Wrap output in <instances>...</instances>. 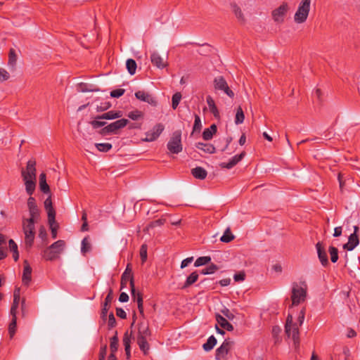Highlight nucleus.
I'll use <instances>...</instances> for the list:
<instances>
[{
    "mask_svg": "<svg viewBox=\"0 0 360 360\" xmlns=\"http://www.w3.org/2000/svg\"><path fill=\"white\" fill-rule=\"evenodd\" d=\"M198 278V274L197 272H193L190 274L189 276L187 277L186 281L184 285V288H187L190 286L191 285L193 284L195 282L197 281Z\"/></svg>",
    "mask_w": 360,
    "mask_h": 360,
    "instance_id": "nucleus-41",
    "label": "nucleus"
},
{
    "mask_svg": "<svg viewBox=\"0 0 360 360\" xmlns=\"http://www.w3.org/2000/svg\"><path fill=\"white\" fill-rule=\"evenodd\" d=\"M191 174L195 179L200 180L205 179L207 175V171L201 167H196L192 169Z\"/></svg>",
    "mask_w": 360,
    "mask_h": 360,
    "instance_id": "nucleus-27",
    "label": "nucleus"
},
{
    "mask_svg": "<svg viewBox=\"0 0 360 360\" xmlns=\"http://www.w3.org/2000/svg\"><path fill=\"white\" fill-rule=\"evenodd\" d=\"M245 274L244 271H240L233 276V279L236 282H240L245 280Z\"/></svg>",
    "mask_w": 360,
    "mask_h": 360,
    "instance_id": "nucleus-58",
    "label": "nucleus"
},
{
    "mask_svg": "<svg viewBox=\"0 0 360 360\" xmlns=\"http://www.w3.org/2000/svg\"><path fill=\"white\" fill-rule=\"evenodd\" d=\"M311 0H301L294 15L295 22L300 24L304 22L309 13Z\"/></svg>",
    "mask_w": 360,
    "mask_h": 360,
    "instance_id": "nucleus-4",
    "label": "nucleus"
},
{
    "mask_svg": "<svg viewBox=\"0 0 360 360\" xmlns=\"http://www.w3.org/2000/svg\"><path fill=\"white\" fill-rule=\"evenodd\" d=\"M206 102L207 103V105L209 107V110L210 112L214 115L215 118L219 119L220 118V114L219 111L215 105V102L213 99V98L211 96H207L206 98Z\"/></svg>",
    "mask_w": 360,
    "mask_h": 360,
    "instance_id": "nucleus-24",
    "label": "nucleus"
},
{
    "mask_svg": "<svg viewBox=\"0 0 360 360\" xmlns=\"http://www.w3.org/2000/svg\"><path fill=\"white\" fill-rule=\"evenodd\" d=\"M9 248L12 252H18V245L13 239L8 241Z\"/></svg>",
    "mask_w": 360,
    "mask_h": 360,
    "instance_id": "nucleus-62",
    "label": "nucleus"
},
{
    "mask_svg": "<svg viewBox=\"0 0 360 360\" xmlns=\"http://www.w3.org/2000/svg\"><path fill=\"white\" fill-rule=\"evenodd\" d=\"M167 148L169 153L173 154H178L182 151L181 131L180 130H176L172 133L167 144Z\"/></svg>",
    "mask_w": 360,
    "mask_h": 360,
    "instance_id": "nucleus-5",
    "label": "nucleus"
},
{
    "mask_svg": "<svg viewBox=\"0 0 360 360\" xmlns=\"http://www.w3.org/2000/svg\"><path fill=\"white\" fill-rule=\"evenodd\" d=\"M213 84L216 91H223L231 98L234 97V92L229 88L228 83L224 77L218 76L215 77L213 81Z\"/></svg>",
    "mask_w": 360,
    "mask_h": 360,
    "instance_id": "nucleus-6",
    "label": "nucleus"
},
{
    "mask_svg": "<svg viewBox=\"0 0 360 360\" xmlns=\"http://www.w3.org/2000/svg\"><path fill=\"white\" fill-rule=\"evenodd\" d=\"M233 345V342L230 339H226L221 345L216 350V359L221 360L224 359Z\"/></svg>",
    "mask_w": 360,
    "mask_h": 360,
    "instance_id": "nucleus-11",
    "label": "nucleus"
},
{
    "mask_svg": "<svg viewBox=\"0 0 360 360\" xmlns=\"http://www.w3.org/2000/svg\"><path fill=\"white\" fill-rule=\"evenodd\" d=\"M122 116V112L121 111H108L103 114L101 116L98 117L99 119H105V120H113L116 118H120Z\"/></svg>",
    "mask_w": 360,
    "mask_h": 360,
    "instance_id": "nucleus-32",
    "label": "nucleus"
},
{
    "mask_svg": "<svg viewBox=\"0 0 360 360\" xmlns=\"http://www.w3.org/2000/svg\"><path fill=\"white\" fill-rule=\"evenodd\" d=\"M137 344L139 346L140 349L144 353V354H147L150 348L149 345L147 342V338H137Z\"/></svg>",
    "mask_w": 360,
    "mask_h": 360,
    "instance_id": "nucleus-35",
    "label": "nucleus"
},
{
    "mask_svg": "<svg viewBox=\"0 0 360 360\" xmlns=\"http://www.w3.org/2000/svg\"><path fill=\"white\" fill-rule=\"evenodd\" d=\"M66 243L63 240H58L46 248L41 253L42 257L46 261H53L60 257L64 251Z\"/></svg>",
    "mask_w": 360,
    "mask_h": 360,
    "instance_id": "nucleus-2",
    "label": "nucleus"
},
{
    "mask_svg": "<svg viewBox=\"0 0 360 360\" xmlns=\"http://www.w3.org/2000/svg\"><path fill=\"white\" fill-rule=\"evenodd\" d=\"M17 63V55L13 49H11L8 54V65L10 67L11 70H15V65Z\"/></svg>",
    "mask_w": 360,
    "mask_h": 360,
    "instance_id": "nucleus-30",
    "label": "nucleus"
},
{
    "mask_svg": "<svg viewBox=\"0 0 360 360\" xmlns=\"http://www.w3.org/2000/svg\"><path fill=\"white\" fill-rule=\"evenodd\" d=\"M147 251H148V245L146 244H143L140 248V257H141L142 263L146 262L147 260V258H148Z\"/></svg>",
    "mask_w": 360,
    "mask_h": 360,
    "instance_id": "nucleus-48",
    "label": "nucleus"
},
{
    "mask_svg": "<svg viewBox=\"0 0 360 360\" xmlns=\"http://www.w3.org/2000/svg\"><path fill=\"white\" fill-rule=\"evenodd\" d=\"M39 188L40 190L44 193H50L49 186L46 183V174L44 173H41L39 175Z\"/></svg>",
    "mask_w": 360,
    "mask_h": 360,
    "instance_id": "nucleus-31",
    "label": "nucleus"
},
{
    "mask_svg": "<svg viewBox=\"0 0 360 360\" xmlns=\"http://www.w3.org/2000/svg\"><path fill=\"white\" fill-rule=\"evenodd\" d=\"M36 162L34 160H28L25 169H22L23 180L36 179Z\"/></svg>",
    "mask_w": 360,
    "mask_h": 360,
    "instance_id": "nucleus-10",
    "label": "nucleus"
},
{
    "mask_svg": "<svg viewBox=\"0 0 360 360\" xmlns=\"http://www.w3.org/2000/svg\"><path fill=\"white\" fill-rule=\"evenodd\" d=\"M126 66H127V69L129 73L131 75H133L135 74L137 65H136V63L134 60L131 59V58L128 59L126 62Z\"/></svg>",
    "mask_w": 360,
    "mask_h": 360,
    "instance_id": "nucleus-38",
    "label": "nucleus"
},
{
    "mask_svg": "<svg viewBox=\"0 0 360 360\" xmlns=\"http://www.w3.org/2000/svg\"><path fill=\"white\" fill-rule=\"evenodd\" d=\"M165 220L162 219L153 221L146 226V228L144 229V231L148 232L150 229H153L155 226H162L165 224Z\"/></svg>",
    "mask_w": 360,
    "mask_h": 360,
    "instance_id": "nucleus-42",
    "label": "nucleus"
},
{
    "mask_svg": "<svg viewBox=\"0 0 360 360\" xmlns=\"http://www.w3.org/2000/svg\"><path fill=\"white\" fill-rule=\"evenodd\" d=\"M129 281L130 287H131V296L134 297L136 296V290H135V286H134V281L133 276H127L126 275H122L121 278V290L126 288L127 283Z\"/></svg>",
    "mask_w": 360,
    "mask_h": 360,
    "instance_id": "nucleus-21",
    "label": "nucleus"
},
{
    "mask_svg": "<svg viewBox=\"0 0 360 360\" xmlns=\"http://www.w3.org/2000/svg\"><path fill=\"white\" fill-rule=\"evenodd\" d=\"M316 248L318 254V257L321 264L324 266H327L328 264V255L323 243L318 242L316 244Z\"/></svg>",
    "mask_w": 360,
    "mask_h": 360,
    "instance_id": "nucleus-16",
    "label": "nucleus"
},
{
    "mask_svg": "<svg viewBox=\"0 0 360 360\" xmlns=\"http://www.w3.org/2000/svg\"><path fill=\"white\" fill-rule=\"evenodd\" d=\"M44 208L47 212L48 214V221L49 225L56 223L55 217H56V212L52 205V201L51 196L47 198L44 201Z\"/></svg>",
    "mask_w": 360,
    "mask_h": 360,
    "instance_id": "nucleus-14",
    "label": "nucleus"
},
{
    "mask_svg": "<svg viewBox=\"0 0 360 360\" xmlns=\"http://www.w3.org/2000/svg\"><path fill=\"white\" fill-rule=\"evenodd\" d=\"M201 128H202V123H201L200 117L198 115L195 114L193 131H200L201 129Z\"/></svg>",
    "mask_w": 360,
    "mask_h": 360,
    "instance_id": "nucleus-53",
    "label": "nucleus"
},
{
    "mask_svg": "<svg viewBox=\"0 0 360 360\" xmlns=\"http://www.w3.org/2000/svg\"><path fill=\"white\" fill-rule=\"evenodd\" d=\"M92 127L95 129L101 127L105 124V122L94 120L91 122Z\"/></svg>",
    "mask_w": 360,
    "mask_h": 360,
    "instance_id": "nucleus-63",
    "label": "nucleus"
},
{
    "mask_svg": "<svg viewBox=\"0 0 360 360\" xmlns=\"http://www.w3.org/2000/svg\"><path fill=\"white\" fill-rule=\"evenodd\" d=\"M221 314L226 317L229 320H233L235 318V315L233 312H231L228 308H224L221 310Z\"/></svg>",
    "mask_w": 360,
    "mask_h": 360,
    "instance_id": "nucleus-54",
    "label": "nucleus"
},
{
    "mask_svg": "<svg viewBox=\"0 0 360 360\" xmlns=\"http://www.w3.org/2000/svg\"><path fill=\"white\" fill-rule=\"evenodd\" d=\"M128 120L120 119L106 126L103 130L108 133H115L117 130L122 129L128 124Z\"/></svg>",
    "mask_w": 360,
    "mask_h": 360,
    "instance_id": "nucleus-13",
    "label": "nucleus"
},
{
    "mask_svg": "<svg viewBox=\"0 0 360 360\" xmlns=\"http://www.w3.org/2000/svg\"><path fill=\"white\" fill-rule=\"evenodd\" d=\"M216 344H217L216 338L213 335H211L207 339V342L205 344H203L202 347L205 351L208 352V351H210L211 349H212L214 348V347L216 345Z\"/></svg>",
    "mask_w": 360,
    "mask_h": 360,
    "instance_id": "nucleus-36",
    "label": "nucleus"
},
{
    "mask_svg": "<svg viewBox=\"0 0 360 360\" xmlns=\"http://www.w3.org/2000/svg\"><path fill=\"white\" fill-rule=\"evenodd\" d=\"M36 223L32 219H25V217L22 219V230L24 233V242L26 248H30L33 245L36 233Z\"/></svg>",
    "mask_w": 360,
    "mask_h": 360,
    "instance_id": "nucleus-1",
    "label": "nucleus"
},
{
    "mask_svg": "<svg viewBox=\"0 0 360 360\" xmlns=\"http://www.w3.org/2000/svg\"><path fill=\"white\" fill-rule=\"evenodd\" d=\"M217 269V266L214 264H212L207 266L206 268L202 269L201 274L203 275L212 274H214Z\"/></svg>",
    "mask_w": 360,
    "mask_h": 360,
    "instance_id": "nucleus-49",
    "label": "nucleus"
},
{
    "mask_svg": "<svg viewBox=\"0 0 360 360\" xmlns=\"http://www.w3.org/2000/svg\"><path fill=\"white\" fill-rule=\"evenodd\" d=\"M307 294V285L305 282L294 283L292 287V306H297L306 300Z\"/></svg>",
    "mask_w": 360,
    "mask_h": 360,
    "instance_id": "nucleus-3",
    "label": "nucleus"
},
{
    "mask_svg": "<svg viewBox=\"0 0 360 360\" xmlns=\"http://www.w3.org/2000/svg\"><path fill=\"white\" fill-rule=\"evenodd\" d=\"M329 253L330 255V260L333 263H335L338 259V250L335 247H329Z\"/></svg>",
    "mask_w": 360,
    "mask_h": 360,
    "instance_id": "nucleus-47",
    "label": "nucleus"
},
{
    "mask_svg": "<svg viewBox=\"0 0 360 360\" xmlns=\"http://www.w3.org/2000/svg\"><path fill=\"white\" fill-rule=\"evenodd\" d=\"M25 190L28 195H32L36 187V179L23 180Z\"/></svg>",
    "mask_w": 360,
    "mask_h": 360,
    "instance_id": "nucleus-34",
    "label": "nucleus"
},
{
    "mask_svg": "<svg viewBox=\"0 0 360 360\" xmlns=\"http://www.w3.org/2000/svg\"><path fill=\"white\" fill-rule=\"evenodd\" d=\"M32 280V268L27 260L24 261V269L22 276V282L28 285Z\"/></svg>",
    "mask_w": 360,
    "mask_h": 360,
    "instance_id": "nucleus-20",
    "label": "nucleus"
},
{
    "mask_svg": "<svg viewBox=\"0 0 360 360\" xmlns=\"http://www.w3.org/2000/svg\"><path fill=\"white\" fill-rule=\"evenodd\" d=\"M292 316L288 314L285 324V333L288 337H292L295 342L299 340V328L297 323H292Z\"/></svg>",
    "mask_w": 360,
    "mask_h": 360,
    "instance_id": "nucleus-8",
    "label": "nucleus"
},
{
    "mask_svg": "<svg viewBox=\"0 0 360 360\" xmlns=\"http://www.w3.org/2000/svg\"><path fill=\"white\" fill-rule=\"evenodd\" d=\"M20 300V288H16L13 292V302L10 310V314L12 317H17V310Z\"/></svg>",
    "mask_w": 360,
    "mask_h": 360,
    "instance_id": "nucleus-19",
    "label": "nucleus"
},
{
    "mask_svg": "<svg viewBox=\"0 0 360 360\" xmlns=\"http://www.w3.org/2000/svg\"><path fill=\"white\" fill-rule=\"evenodd\" d=\"M245 156V152L243 151L238 155H236L232 157L228 162H221L219 164L221 168L224 169H231L235 165H236L239 162H240L243 158Z\"/></svg>",
    "mask_w": 360,
    "mask_h": 360,
    "instance_id": "nucleus-15",
    "label": "nucleus"
},
{
    "mask_svg": "<svg viewBox=\"0 0 360 360\" xmlns=\"http://www.w3.org/2000/svg\"><path fill=\"white\" fill-rule=\"evenodd\" d=\"M164 129L165 126L162 124L158 123L155 124L152 129L146 133V138L143 139V141L146 142H152L155 141L160 136Z\"/></svg>",
    "mask_w": 360,
    "mask_h": 360,
    "instance_id": "nucleus-9",
    "label": "nucleus"
},
{
    "mask_svg": "<svg viewBox=\"0 0 360 360\" xmlns=\"http://www.w3.org/2000/svg\"><path fill=\"white\" fill-rule=\"evenodd\" d=\"M245 120V115L243 110L240 106H239L236 110V117H235V123L236 124H242Z\"/></svg>",
    "mask_w": 360,
    "mask_h": 360,
    "instance_id": "nucleus-39",
    "label": "nucleus"
},
{
    "mask_svg": "<svg viewBox=\"0 0 360 360\" xmlns=\"http://www.w3.org/2000/svg\"><path fill=\"white\" fill-rule=\"evenodd\" d=\"M196 148L209 154H213L216 151L215 147L210 143H198Z\"/></svg>",
    "mask_w": 360,
    "mask_h": 360,
    "instance_id": "nucleus-28",
    "label": "nucleus"
},
{
    "mask_svg": "<svg viewBox=\"0 0 360 360\" xmlns=\"http://www.w3.org/2000/svg\"><path fill=\"white\" fill-rule=\"evenodd\" d=\"M150 335V331L149 329L148 323L147 322H141L139 324L138 329V337L148 338Z\"/></svg>",
    "mask_w": 360,
    "mask_h": 360,
    "instance_id": "nucleus-23",
    "label": "nucleus"
},
{
    "mask_svg": "<svg viewBox=\"0 0 360 360\" xmlns=\"http://www.w3.org/2000/svg\"><path fill=\"white\" fill-rule=\"evenodd\" d=\"M91 250V244L87 237H85L82 241L81 252L82 254H86Z\"/></svg>",
    "mask_w": 360,
    "mask_h": 360,
    "instance_id": "nucleus-45",
    "label": "nucleus"
},
{
    "mask_svg": "<svg viewBox=\"0 0 360 360\" xmlns=\"http://www.w3.org/2000/svg\"><path fill=\"white\" fill-rule=\"evenodd\" d=\"M125 92L124 89H117L110 92V96L113 98H119L122 96Z\"/></svg>",
    "mask_w": 360,
    "mask_h": 360,
    "instance_id": "nucleus-56",
    "label": "nucleus"
},
{
    "mask_svg": "<svg viewBox=\"0 0 360 360\" xmlns=\"http://www.w3.org/2000/svg\"><path fill=\"white\" fill-rule=\"evenodd\" d=\"M181 99V94L180 92H176L172 96V106L173 109H176L177 108Z\"/></svg>",
    "mask_w": 360,
    "mask_h": 360,
    "instance_id": "nucleus-52",
    "label": "nucleus"
},
{
    "mask_svg": "<svg viewBox=\"0 0 360 360\" xmlns=\"http://www.w3.org/2000/svg\"><path fill=\"white\" fill-rule=\"evenodd\" d=\"M131 337L128 334L127 332H126L123 337V344L124 346V349L126 352L127 359H129L131 356Z\"/></svg>",
    "mask_w": 360,
    "mask_h": 360,
    "instance_id": "nucleus-29",
    "label": "nucleus"
},
{
    "mask_svg": "<svg viewBox=\"0 0 360 360\" xmlns=\"http://www.w3.org/2000/svg\"><path fill=\"white\" fill-rule=\"evenodd\" d=\"M211 258L209 256L200 257L195 260L194 265L195 266H200L208 264Z\"/></svg>",
    "mask_w": 360,
    "mask_h": 360,
    "instance_id": "nucleus-46",
    "label": "nucleus"
},
{
    "mask_svg": "<svg viewBox=\"0 0 360 360\" xmlns=\"http://www.w3.org/2000/svg\"><path fill=\"white\" fill-rule=\"evenodd\" d=\"M96 147L101 152H108L112 148V144L109 143H96Z\"/></svg>",
    "mask_w": 360,
    "mask_h": 360,
    "instance_id": "nucleus-50",
    "label": "nucleus"
},
{
    "mask_svg": "<svg viewBox=\"0 0 360 360\" xmlns=\"http://www.w3.org/2000/svg\"><path fill=\"white\" fill-rule=\"evenodd\" d=\"M110 351L112 353H115L118 348V338L117 335L110 338Z\"/></svg>",
    "mask_w": 360,
    "mask_h": 360,
    "instance_id": "nucleus-51",
    "label": "nucleus"
},
{
    "mask_svg": "<svg viewBox=\"0 0 360 360\" xmlns=\"http://www.w3.org/2000/svg\"><path fill=\"white\" fill-rule=\"evenodd\" d=\"M359 240L358 235L356 233H352L348 238V242L343 245V248L352 251L359 244Z\"/></svg>",
    "mask_w": 360,
    "mask_h": 360,
    "instance_id": "nucleus-22",
    "label": "nucleus"
},
{
    "mask_svg": "<svg viewBox=\"0 0 360 360\" xmlns=\"http://www.w3.org/2000/svg\"><path fill=\"white\" fill-rule=\"evenodd\" d=\"M134 300L136 301L138 304V309L141 315H143V302L142 294L139 292H136V296L132 297Z\"/></svg>",
    "mask_w": 360,
    "mask_h": 360,
    "instance_id": "nucleus-37",
    "label": "nucleus"
},
{
    "mask_svg": "<svg viewBox=\"0 0 360 360\" xmlns=\"http://www.w3.org/2000/svg\"><path fill=\"white\" fill-rule=\"evenodd\" d=\"M106 353H107V346L104 345L101 347L100 353H99V360H105Z\"/></svg>",
    "mask_w": 360,
    "mask_h": 360,
    "instance_id": "nucleus-59",
    "label": "nucleus"
},
{
    "mask_svg": "<svg viewBox=\"0 0 360 360\" xmlns=\"http://www.w3.org/2000/svg\"><path fill=\"white\" fill-rule=\"evenodd\" d=\"M232 11L235 14L237 19L242 23H244L245 21L244 15L240 9V8L236 5V4H231Z\"/></svg>",
    "mask_w": 360,
    "mask_h": 360,
    "instance_id": "nucleus-33",
    "label": "nucleus"
},
{
    "mask_svg": "<svg viewBox=\"0 0 360 360\" xmlns=\"http://www.w3.org/2000/svg\"><path fill=\"white\" fill-rule=\"evenodd\" d=\"M135 96L137 99L146 102L152 105H157V101L155 97L151 94L143 91H138L135 93Z\"/></svg>",
    "mask_w": 360,
    "mask_h": 360,
    "instance_id": "nucleus-18",
    "label": "nucleus"
},
{
    "mask_svg": "<svg viewBox=\"0 0 360 360\" xmlns=\"http://www.w3.org/2000/svg\"><path fill=\"white\" fill-rule=\"evenodd\" d=\"M217 130V126L212 124L209 128L205 129L202 132V138L205 141H209L212 139L213 135L216 134Z\"/></svg>",
    "mask_w": 360,
    "mask_h": 360,
    "instance_id": "nucleus-26",
    "label": "nucleus"
},
{
    "mask_svg": "<svg viewBox=\"0 0 360 360\" xmlns=\"http://www.w3.org/2000/svg\"><path fill=\"white\" fill-rule=\"evenodd\" d=\"M108 323V326L110 328H113L115 326L116 321H115V318L114 316L113 313H110L109 314Z\"/></svg>",
    "mask_w": 360,
    "mask_h": 360,
    "instance_id": "nucleus-60",
    "label": "nucleus"
},
{
    "mask_svg": "<svg viewBox=\"0 0 360 360\" xmlns=\"http://www.w3.org/2000/svg\"><path fill=\"white\" fill-rule=\"evenodd\" d=\"M127 116L132 120H138L143 117V113L140 110H136L129 112Z\"/></svg>",
    "mask_w": 360,
    "mask_h": 360,
    "instance_id": "nucleus-44",
    "label": "nucleus"
},
{
    "mask_svg": "<svg viewBox=\"0 0 360 360\" xmlns=\"http://www.w3.org/2000/svg\"><path fill=\"white\" fill-rule=\"evenodd\" d=\"M193 257H188V258L184 259L181 262V268L184 269V268L186 267L193 261Z\"/></svg>",
    "mask_w": 360,
    "mask_h": 360,
    "instance_id": "nucleus-64",
    "label": "nucleus"
},
{
    "mask_svg": "<svg viewBox=\"0 0 360 360\" xmlns=\"http://www.w3.org/2000/svg\"><path fill=\"white\" fill-rule=\"evenodd\" d=\"M27 208L29 217H25V219H32L33 221L38 222L41 219L40 210L36 203L35 199L32 196L27 200Z\"/></svg>",
    "mask_w": 360,
    "mask_h": 360,
    "instance_id": "nucleus-7",
    "label": "nucleus"
},
{
    "mask_svg": "<svg viewBox=\"0 0 360 360\" xmlns=\"http://www.w3.org/2000/svg\"><path fill=\"white\" fill-rule=\"evenodd\" d=\"M116 314L118 317H120L121 319L127 318V314H126L125 311L122 308H117Z\"/></svg>",
    "mask_w": 360,
    "mask_h": 360,
    "instance_id": "nucleus-61",
    "label": "nucleus"
},
{
    "mask_svg": "<svg viewBox=\"0 0 360 360\" xmlns=\"http://www.w3.org/2000/svg\"><path fill=\"white\" fill-rule=\"evenodd\" d=\"M234 239V236L231 232L230 228H227L224 231L223 236L221 237L220 240L223 243H229Z\"/></svg>",
    "mask_w": 360,
    "mask_h": 360,
    "instance_id": "nucleus-40",
    "label": "nucleus"
},
{
    "mask_svg": "<svg viewBox=\"0 0 360 360\" xmlns=\"http://www.w3.org/2000/svg\"><path fill=\"white\" fill-rule=\"evenodd\" d=\"M150 61L155 66L160 69H162L167 66V59H164L156 51H154L151 53Z\"/></svg>",
    "mask_w": 360,
    "mask_h": 360,
    "instance_id": "nucleus-17",
    "label": "nucleus"
},
{
    "mask_svg": "<svg viewBox=\"0 0 360 360\" xmlns=\"http://www.w3.org/2000/svg\"><path fill=\"white\" fill-rule=\"evenodd\" d=\"M289 10L288 4L283 2L280 6L272 11V17L275 22H282L284 20L285 15Z\"/></svg>",
    "mask_w": 360,
    "mask_h": 360,
    "instance_id": "nucleus-12",
    "label": "nucleus"
},
{
    "mask_svg": "<svg viewBox=\"0 0 360 360\" xmlns=\"http://www.w3.org/2000/svg\"><path fill=\"white\" fill-rule=\"evenodd\" d=\"M10 78L8 72L4 68H0V82H5Z\"/></svg>",
    "mask_w": 360,
    "mask_h": 360,
    "instance_id": "nucleus-55",
    "label": "nucleus"
},
{
    "mask_svg": "<svg viewBox=\"0 0 360 360\" xmlns=\"http://www.w3.org/2000/svg\"><path fill=\"white\" fill-rule=\"evenodd\" d=\"M111 107V104L110 102H105L101 103L100 105H97V111H105L108 109H109Z\"/></svg>",
    "mask_w": 360,
    "mask_h": 360,
    "instance_id": "nucleus-57",
    "label": "nucleus"
},
{
    "mask_svg": "<svg viewBox=\"0 0 360 360\" xmlns=\"http://www.w3.org/2000/svg\"><path fill=\"white\" fill-rule=\"evenodd\" d=\"M16 325H17V317H12L11 321L8 326V333H9L11 338H12L15 333Z\"/></svg>",
    "mask_w": 360,
    "mask_h": 360,
    "instance_id": "nucleus-43",
    "label": "nucleus"
},
{
    "mask_svg": "<svg viewBox=\"0 0 360 360\" xmlns=\"http://www.w3.org/2000/svg\"><path fill=\"white\" fill-rule=\"evenodd\" d=\"M216 320L217 323L223 328L227 330L228 331H232L233 330V326L231 324L226 318L222 316L220 314H216Z\"/></svg>",
    "mask_w": 360,
    "mask_h": 360,
    "instance_id": "nucleus-25",
    "label": "nucleus"
}]
</instances>
